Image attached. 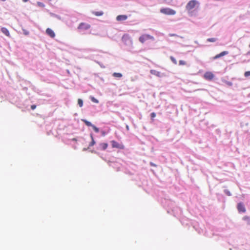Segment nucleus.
Returning a JSON list of instances; mask_svg holds the SVG:
<instances>
[{"label":"nucleus","mask_w":250,"mask_h":250,"mask_svg":"<svg viewBox=\"0 0 250 250\" xmlns=\"http://www.w3.org/2000/svg\"><path fill=\"white\" fill-rule=\"evenodd\" d=\"M199 2L196 0H191L187 3L186 9L188 12H191L196 6L198 7Z\"/></svg>","instance_id":"f257e3e1"},{"label":"nucleus","mask_w":250,"mask_h":250,"mask_svg":"<svg viewBox=\"0 0 250 250\" xmlns=\"http://www.w3.org/2000/svg\"><path fill=\"white\" fill-rule=\"evenodd\" d=\"M161 13L167 15H173L176 14L175 11L169 8H163L160 10Z\"/></svg>","instance_id":"f03ea898"},{"label":"nucleus","mask_w":250,"mask_h":250,"mask_svg":"<svg viewBox=\"0 0 250 250\" xmlns=\"http://www.w3.org/2000/svg\"><path fill=\"white\" fill-rule=\"evenodd\" d=\"M111 144L113 148H117L120 149H124L125 146L122 144H120L115 141H111Z\"/></svg>","instance_id":"7ed1b4c3"},{"label":"nucleus","mask_w":250,"mask_h":250,"mask_svg":"<svg viewBox=\"0 0 250 250\" xmlns=\"http://www.w3.org/2000/svg\"><path fill=\"white\" fill-rule=\"evenodd\" d=\"M90 28V24L84 22H81L78 27V29L81 30H86L89 29Z\"/></svg>","instance_id":"20e7f679"},{"label":"nucleus","mask_w":250,"mask_h":250,"mask_svg":"<svg viewBox=\"0 0 250 250\" xmlns=\"http://www.w3.org/2000/svg\"><path fill=\"white\" fill-rule=\"evenodd\" d=\"M153 37L149 35H143L140 37L139 41L142 43H144V42L148 39H153Z\"/></svg>","instance_id":"39448f33"},{"label":"nucleus","mask_w":250,"mask_h":250,"mask_svg":"<svg viewBox=\"0 0 250 250\" xmlns=\"http://www.w3.org/2000/svg\"><path fill=\"white\" fill-rule=\"evenodd\" d=\"M214 74L211 72H207L204 74V78L207 80L211 81L214 78Z\"/></svg>","instance_id":"423d86ee"},{"label":"nucleus","mask_w":250,"mask_h":250,"mask_svg":"<svg viewBox=\"0 0 250 250\" xmlns=\"http://www.w3.org/2000/svg\"><path fill=\"white\" fill-rule=\"evenodd\" d=\"M46 34L52 38H54L55 37V34L54 31L50 28H48L46 30Z\"/></svg>","instance_id":"0eeeda50"},{"label":"nucleus","mask_w":250,"mask_h":250,"mask_svg":"<svg viewBox=\"0 0 250 250\" xmlns=\"http://www.w3.org/2000/svg\"><path fill=\"white\" fill-rule=\"evenodd\" d=\"M237 209L239 212H245L246 211V208L244 205L240 203L237 205Z\"/></svg>","instance_id":"6e6552de"},{"label":"nucleus","mask_w":250,"mask_h":250,"mask_svg":"<svg viewBox=\"0 0 250 250\" xmlns=\"http://www.w3.org/2000/svg\"><path fill=\"white\" fill-rule=\"evenodd\" d=\"M229 52L227 51H224L220 53L217 54L213 57V59H218L222 56H224L225 55H226L228 54Z\"/></svg>","instance_id":"1a4fd4ad"},{"label":"nucleus","mask_w":250,"mask_h":250,"mask_svg":"<svg viewBox=\"0 0 250 250\" xmlns=\"http://www.w3.org/2000/svg\"><path fill=\"white\" fill-rule=\"evenodd\" d=\"M127 19V16L125 15H119L116 17V20L118 21H125Z\"/></svg>","instance_id":"9d476101"},{"label":"nucleus","mask_w":250,"mask_h":250,"mask_svg":"<svg viewBox=\"0 0 250 250\" xmlns=\"http://www.w3.org/2000/svg\"><path fill=\"white\" fill-rule=\"evenodd\" d=\"M1 31L2 32V33L3 34L5 35L6 36H7V37L10 36V33L7 28H6L5 27H2L1 28Z\"/></svg>","instance_id":"9b49d317"},{"label":"nucleus","mask_w":250,"mask_h":250,"mask_svg":"<svg viewBox=\"0 0 250 250\" xmlns=\"http://www.w3.org/2000/svg\"><path fill=\"white\" fill-rule=\"evenodd\" d=\"M150 72L151 74L155 75L157 77L161 76V73L159 71L155 70H151L150 71Z\"/></svg>","instance_id":"f8f14e48"},{"label":"nucleus","mask_w":250,"mask_h":250,"mask_svg":"<svg viewBox=\"0 0 250 250\" xmlns=\"http://www.w3.org/2000/svg\"><path fill=\"white\" fill-rule=\"evenodd\" d=\"M100 146L103 150H105L108 146V144L107 143H103L100 144Z\"/></svg>","instance_id":"ddd939ff"},{"label":"nucleus","mask_w":250,"mask_h":250,"mask_svg":"<svg viewBox=\"0 0 250 250\" xmlns=\"http://www.w3.org/2000/svg\"><path fill=\"white\" fill-rule=\"evenodd\" d=\"M82 121L88 126H92L93 125L90 122L86 120L85 119H82Z\"/></svg>","instance_id":"4468645a"},{"label":"nucleus","mask_w":250,"mask_h":250,"mask_svg":"<svg viewBox=\"0 0 250 250\" xmlns=\"http://www.w3.org/2000/svg\"><path fill=\"white\" fill-rule=\"evenodd\" d=\"M243 219L246 221L248 225H250V217L245 216L243 218Z\"/></svg>","instance_id":"2eb2a0df"},{"label":"nucleus","mask_w":250,"mask_h":250,"mask_svg":"<svg viewBox=\"0 0 250 250\" xmlns=\"http://www.w3.org/2000/svg\"><path fill=\"white\" fill-rule=\"evenodd\" d=\"M113 76L117 78H121L122 77V74L120 73L115 72L113 74Z\"/></svg>","instance_id":"dca6fc26"},{"label":"nucleus","mask_w":250,"mask_h":250,"mask_svg":"<svg viewBox=\"0 0 250 250\" xmlns=\"http://www.w3.org/2000/svg\"><path fill=\"white\" fill-rule=\"evenodd\" d=\"M93 14L97 16H100L103 15V12L102 11L94 12Z\"/></svg>","instance_id":"f3484780"},{"label":"nucleus","mask_w":250,"mask_h":250,"mask_svg":"<svg viewBox=\"0 0 250 250\" xmlns=\"http://www.w3.org/2000/svg\"><path fill=\"white\" fill-rule=\"evenodd\" d=\"M217 39L215 38H208L207 39V41L208 42H216Z\"/></svg>","instance_id":"a211bd4d"},{"label":"nucleus","mask_w":250,"mask_h":250,"mask_svg":"<svg viewBox=\"0 0 250 250\" xmlns=\"http://www.w3.org/2000/svg\"><path fill=\"white\" fill-rule=\"evenodd\" d=\"M78 104L80 107H82L83 105V101L82 99H79L78 100Z\"/></svg>","instance_id":"6ab92c4d"},{"label":"nucleus","mask_w":250,"mask_h":250,"mask_svg":"<svg viewBox=\"0 0 250 250\" xmlns=\"http://www.w3.org/2000/svg\"><path fill=\"white\" fill-rule=\"evenodd\" d=\"M170 59L171 60V61L175 64H176L177 63V62L176 61V60L172 56H171L170 57Z\"/></svg>","instance_id":"aec40b11"},{"label":"nucleus","mask_w":250,"mask_h":250,"mask_svg":"<svg viewBox=\"0 0 250 250\" xmlns=\"http://www.w3.org/2000/svg\"><path fill=\"white\" fill-rule=\"evenodd\" d=\"M179 64L180 65H184L186 64V62L183 60H180L179 62Z\"/></svg>","instance_id":"412c9836"},{"label":"nucleus","mask_w":250,"mask_h":250,"mask_svg":"<svg viewBox=\"0 0 250 250\" xmlns=\"http://www.w3.org/2000/svg\"><path fill=\"white\" fill-rule=\"evenodd\" d=\"M93 130L96 132H99V129L98 127H97L96 126H95L94 125H93L92 126Z\"/></svg>","instance_id":"4be33fe9"},{"label":"nucleus","mask_w":250,"mask_h":250,"mask_svg":"<svg viewBox=\"0 0 250 250\" xmlns=\"http://www.w3.org/2000/svg\"><path fill=\"white\" fill-rule=\"evenodd\" d=\"M91 139H92V141L90 143V146H93L95 144V142L94 140V138L93 137V136L92 135H91Z\"/></svg>","instance_id":"5701e85b"},{"label":"nucleus","mask_w":250,"mask_h":250,"mask_svg":"<svg viewBox=\"0 0 250 250\" xmlns=\"http://www.w3.org/2000/svg\"><path fill=\"white\" fill-rule=\"evenodd\" d=\"M91 100L93 102H94L95 103H98V102H99V101L97 99H95L94 97H91Z\"/></svg>","instance_id":"b1692460"},{"label":"nucleus","mask_w":250,"mask_h":250,"mask_svg":"<svg viewBox=\"0 0 250 250\" xmlns=\"http://www.w3.org/2000/svg\"><path fill=\"white\" fill-rule=\"evenodd\" d=\"M244 76L245 77H248L250 76V71H246L244 73Z\"/></svg>","instance_id":"393cba45"},{"label":"nucleus","mask_w":250,"mask_h":250,"mask_svg":"<svg viewBox=\"0 0 250 250\" xmlns=\"http://www.w3.org/2000/svg\"><path fill=\"white\" fill-rule=\"evenodd\" d=\"M23 33L25 35H28L29 34V31L26 29H22Z\"/></svg>","instance_id":"a878e982"},{"label":"nucleus","mask_w":250,"mask_h":250,"mask_svg":"<svg viewBox=\"0 0 250 250\" xmlns=\"http://www.w3.org/2000/svg\"><path fill=\"white\" fill-rule=\"evenodd\" d=\"M150 116L151 118L153 119L156 117V114L154 112H152L151 113Z\"/></svg>","instance_id":"bb28decb"},{"label":"nucleus","mask_w":250,"mask_h":250,"mask_svg":"<svg viewBox=\"0 0 250 250\" xmlns=\"http://www.w3.org/2000/svg\"><path fill=\"white\" fill-rule=\"evenodd\" d=\"M36 108V105H32L31 106V108L32 109V110H34L35 108Z\"/></svg>","instance_id":"cd10ccee"},{"label":"nucleus","mask_w":250,"mask_h":250,"mask_svg":"<svg viewBox=\"0 0 250 250\" xmlns=\"http://www.w3.org/2000/svg\"><path fill=\"white\" fill-rule=\"evenodd\" d=\"M150 165H151V166H153V167H156V165L155 164H153V163H152V162H151V163H150Z\"/></svg>","instance_id":"c85d7f7f"},{"label":"nucleus","mask_w":250,"mask_h":250,"mask_svg":"<svg viewBox=\"0 0 250 250\" xmlns=\"http://www.w3.org/2000/svg\"><path fill=\"white\" fill-rule=\"evenodd\" d=\"M169 36H171V37H172V36H176V37L178 36L177 35L174 34H170Z\"/></svg>","instance_id":"c756f323"},{"label":"nucleus","mask_w":250,"mask_h":250,"mask_svg":"<svg viewBox=\"0 0 250 250\" xmlns=\"http://www.w3.org/2000/svg\"><path fill=\"white\" fill-rule=\"evenodd\" d=\"M23 2H26L28 1V0H22Z\"/></svg>","instance_id":"7c9ffc66"},{"label":"nucleus","mask_w":250,"mask_h":250,"mask_svg":"<svg viewBox=\"0 0 250 250\" xmlns=\"http://www.w3.org/2000/svg\"><path fill=\"white\" fill-rule=\"evenodd\" d=\"M228 195L229 196L230 195V194L229 193V192H228Z\"/></svg>","instance_id":"2f4dec72"},{"label":"nucleus","mask_w":250,"mask_h":250,"mask_svg":"<svg viewBox=\"0 0 250 250\" xmlns=\"http://www.w3.org/2000/svg\"><path fill=\"white\" fill-rule=\"evenodd\" d=\"M248 54H250V51L248 52Z\"/></svg>","instance_id":"473e14b6"},{"label":"nucleus","mask_w":250,"mask_h":250,"mask_svg":"<svg viewBox=\"0 0 250 250\" xmlns=\"http://www.w3.org/2000/svg\"><path fill=\"white\" fill-rule=\"evenodd\" d=\"M249 47L250 48V45H249Z\"/></svg>","instance_id":"72a5a7b5"}]
</instances>
